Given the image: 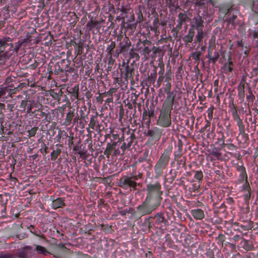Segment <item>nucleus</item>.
Segmentation results:
<instances>
[{
	"instance_id": "f257e3e1",
	"label": "nucleus",
	"mask_w": 258,
	"mask_h": 258,
	"mask_svg": "<svg viewBox=\"0 0 258 258\" xmlns=\"http://www.w3.org/2000/svg\"><path fill=\"white\" fill-rule=\"evenodd\" d=\"M31 33L27 32L26 38L13 43V39L8 36L0 38V65H4L12 55L17 54L19 50L29 47L32 40Z\"/></svg>"
},
{
	"instance_id": "f03ea898",
	"label": "nucleus",
	"mask_w": 258,
	"mask_h": 258,
	"mask_svg": "<svg viewBox=\"0 0 258 258\" xmlns=\"http://www.w3.org/2000/svg\"><path fill=\"white\" fill-rule=\"evenodd\" d=\"M175 207L169 206L164 210L145 218L144 224L149 229L153 227L162 230L169 225V220L174 214Z\"/></svg>"
},
{
	"instance_id": "7ed1b4c3",
	"label": "nucleus",
	"mask_w": 258,
	"mask_h": 258,
	"mask_svg": "<svg viewBox=\"0 0 258 258\" xmlns=\"http://www.w3.org/2000/svg\"><path fill=\"white\" fill-rule=\"evenodd\" d=\"M161 189V185L159 181L150 182L146 186L147 195L144 200L155 210L160 207L163 200Z\"/></svg>"
},
{
	"instance_id": "20e7f679",
	"label": "nucleus",
	"mask_w": 258,
	"mask_h": 258,
	"mask_svg": "<svg viewBox=\"0 0 258 258\" xmlns=\"http://www.w3.org/2000/svg\"><path fill=\"white\" fill-rule=\"evenodd\" d=\"M172 150V145L169 144L166 148L164 149L163 152L155 164L154 170L155 178H159L163 175L164 170L169 165Z\"/></svg>"
},
{
	"instance_id": "39448f33",
	"label": "nucleus",
	"mask_w": 258,
	"mask_h": 258,
	"mask_svg": "<svg viewBox=\"0 0 258 258\" xmlns=\"http://www.w3.org/2000/svg\"><path fill=\"white\" fill-rule=\"evenodd\" d=\"M174 103H163L156 124L163 128L170 127L172 124L171 111Z\"/></svg>"
},
{
	"instance_id": "423d86ee",
	"label": "nucleus",
	"mask_w": 258,
	"mask_h": 258,
	"mask_svg": "<svg viewBox=\"0 0 258 258\" xmlns=\"http://www.w3.org/2000/svg\"><path fill=\"white\" fill-rule=\"evenodd\" d=\"M50 75L54 73L59 77H67L68 73L74 72V68L71 65V61L68 59H62L58 61L51 69Z\"/></svg>"
},
{
	"instance_id": "0eeeda50",
	"label": "nucleus",
	"mask_w": 258,
	"mask_h": 258,
	"mask_svg": "<svg viewBox=\"0 0 258 258\" xmlns=\"http://www.w3.org/2000/svg\"><path fill=\"white\" fill-rule=\"evenodd\" d=\"M18 103L16 107L18 110L21 113H26L27 114L31 115L32 113V109L34 108H37V102L33 99L24 97L22 95L18 96Z\"/></svg>"
},
{
	"instance_id": "6e6552de",
	"label": "nucleus",
	"mask_w": 258,
	"mask_h": 258,
	"mask_svg": "<svg viewBox=\"0 0 258 258\" xmlns=\"http://www.w3.org/2000/svg\"><path fill=\"white\" fill-rule=\"evenodd\" d=\"M137 178L132 177V176H128L126 175L123 176L120 178L118 182V186L122 189L128 190L130 191L135 190L137 189Z\"/></svg>"
},
{
	"instance_id": "1a4fd4ad",
	"label": "nucleus",
	"mask_w": 258,
	"mask_h": 258,
	"mask_svg": "<svg viewBox=\"0 0 258 258\" xmlns=\"http://www.w3.org/2000/svg\"><path fill=\"white\" fill-rule=\"evenodd\" d=\"M37 107L35 108L34 110L32 109V113H31L30 115H33L34 117L38 119L44 118L42 119L43 122H47L50 123L51 116L49 111L46 109V107H44L41 104H38L37 103Z\"/></svg>"
},
{
	"instance_id": "9d476101",
	"label": "nucleus",
	"mask_w": 258,
	"mask_h": 258,
	"mask_svg": "<svg viewBox=\"0 0 258 258\" xmlns=\"http://www.w3.org/2000/svg\"><path fill=\"white\" fill-rule=\"evenodd\" d=\"M118 69L120 71V76L123 77L127 83L128 80H130L132 82L134 81L135 68L132 64H130L128 62H123L122 66L119 65Z\"/></svg>"
},
{
	"instance_id": "9b49d317",
	"label": "nucleus",
	"mask_w": 258,
	"mask_h": 258,
	"mask_svg": "<svg viewBox=\"0 0 258 258\" xmlns=\"http://www.w3.org/2000/svg\"><path fill=\"white\" fill-rule=\"evenodd\" d=\"M154 211H155L154 208L144 200L141 204L136 207V211L135 212L134 215L136 217L141 218L144 216H150Z\"/></svg>"
},
{
	"instance_id": "f8f14e48",
	"label": "nucleus",
	"mask_w": 258,
	"mask_h": 258,
	"mask_svg": "<svg viewBox=\"0 0 258 258\" xmlns=\"http://www.w3.org/2000/svg\"><path fill=\"white\" fill-rule=\"evenodd\" d=\"M229 108L230 109L233 119L236 122V125L238 126V132H241L246 131L245 125L244 124L245 122L243 121V119L239 116L236 106L233 103H232L229 104Z\"/></svg>"
},
{
	"instance_id": "ddd939ff",
	"label": "nucleus",
	"mask_w": 258,
	"mask_h": 258,
	"mask_svg": "<svg viewBox=\"0 0 258 258\" xmlns=\"http://www.w3.org/2000/svg\"><path fill=\"white\" fill-rule=\"evenodd\" d=\"M162 131L158 127H154L152 129H148L146 136L149 137L147 142L155 143L158 142L161 137Z\"/></svg>"
},
{
	"instance_id": "4468645a",
	"label": "nucleus",
	"mask_w": 258,
	"mask_h": 258,
	"mask_svg": "<svg viewBox=\"0 0 258 258\" xmlns=\"http://www.w3.org/2000/svg\"><path fill=\"white\" fill-rule=\"evenodd\" d=\"M135 139L136 136L134 131H131L128 129L126 131H123L122 136L118 139V142L121 143L122 141L127 145V147L130 148Z\"/></svg>"
},
{
	"instance_id": "2eb2a0df",
	"label": "nucleus",
	"mask_w": 258,
	"mask_h": 258,
	"mask_svg": "<svg viewBox=\"0 0 258 258\" xmlns=\"http://www.w3.org/2000/svg\"><path fill=\"white\" fill-rule=\"evenodd\" d=\"M131 42L128 37L125 36L120 42L119 43V49H116L115 55H119L120 54H125L128 52L130 49Z\"/></svg>"
},
{
	"instance_id": "dca6fc26",
	"label": "nucleus",
	"mask_w": 258,
	"mask_h": 258,
	"mask_svg": "<svg viewBox=\"0 0 258 258\" xmlns=\"http://www.w3.org/2000/svg\"><path fill=\"white\" fill-rule=\"evenodd\" d=\"M164 91L166 94V97L164 103H175V94L171 90V82H167L164 85Z\"/></svg>"
},
{
	"instance_id": "f3484780",
	"label": "nucleus",
	"mask_w": 258,
	"mask_h": 258,
	"mask_svg": "<svg viewBox=\"0 0 258 258\" xmlns=\"http://www.w3.org/2000/svg\"><path fill=\"white\" fill-rule=\"evenodd\" d=\"M236 170L239 173L238 179V183H243L244 180L247 179V174L245 167L244 166L243 163L241 162L240 164L237 163L235 165Z\"/></svg>"
},
{
	"instance_id": "a211bd4d",
	"label": "nucleus",
	"mask_w": 258,
	"mask_h": 258,
	"mask_svg": "<svg viewBox=\"0 0 258 258\" xmlns=\"http://www.w3.org/2000/svg\"><path fill=\"white\" fill-rule=\"evenodd\" d=\"M187 20V17L185 13H179L177 20V24L175 27L173 28V31L177 33L181 29L182 25L186 22Z\"/></svg>"
},
{
	"instance_id": "6ab92c4d",
	"label": "nucleus",
	"mask_w": 258,
	"mask_h": 258,
	"mask_svg": "<svg viewBox=\"0 0 258 258\" xmlns=\"http://www.w3.org/2000/svg\"><path fill=\"white\" fill-rule=\"evenodd\" d=\"M195 35V31L194 30V25H191V27L188 30L187 33L183 37V41L187 44L191 43L194 40Z\"/></svg>"
},
{
	"instance_id": "aec40b11",
	"label": "nucleus",
	"mask_w": 258,
	"mask_h": 258,
	"mask_svg": "<svg viewBox=\"0 0 258 258\" xmlns=\"http://www.w3.org/2000/svg\"><path fill=\"white\" fill-rule=\"evenodd\" d=\"M118 143H119L118 141L117 142H113L112 143L109 142L107 143L106 148L104 151L103 154L107 158H109L113 152L114 151Z\"/></svg>"
},
{
	"instance_id": "412c9836",
	"label": "nucleus",
	"mask_w": 258,
	"mask_h": 258,
	"mask_svg": "<svg viewBox=\"0 0 258 258\" xmlns=\"http://www.w3.org/2000/svg\"><path fill=\"white\" fill-rule=\"evenodd\" d=\"M99 128L97 115H92L90 118V121L89 123V128H87L88 132H91L89 131V128L97 131L98 129H99Z\"/></svg>"
},
{
	"instance_id": "4be33fe9",
	"label": "nucleus",
	"mask_w": 258,
	"mask_h": 258,
	"mask_svg": "<svg viewBox=\"0 0 258 258\" xmlns=\"http://www.w3.org/2000/svg\"><path fill=\"white\" fill-rule=\"evenodd\" d=\"M245 7L251 9L255 13L258 14V1L243 0Z\"/></svg>"
},
{
	"instance_id": "5701e85b",
	"label": "nucleus",
	"mask_w": 258,
	"mask_h": 258,
	"mask_svg": "<svg viewBox=\"0 0 258 258\" xmlns=\"http://www.w3.org/2000/svg\"><path fill=\"white\" fill-rule=\"evenodd\" d=\"M245 80L243 79L240 81L237 87L238 96L239 99L242 101H244L245 98Z\"/></svg>"
},
{
	"instance_id": "b1692460",
	"label": "nucleus",
	"mask_w": 258,
	"mask_h": 258,
	"mask_svg": "<svg viewBox=\"0 0 258 258\" xmlns=\"http://www.w3.org/2000/svg\"><path fill=\"white\" fill-rule=\"evenodd\" d=\"M186 158L185 156H183L181 158L173 159V161L176 162L177 165V170H182V168H184V170L187 169L186 165Z\"/></svg>"
},
{
	"instance_id": "393cba45",
	"label": "nucleus",
	"mask_w": 258,
	"mask_h": 258,
	"mask_svg": "<svg viewBox=\"0 0 258 258\" xmlns=\"http://www.w3.org/2000/svg\"><path fill=\"white\" fill-rule=\"evenodd\" d=\"M190 214L194 219L196 220H202L205 217L204 212L203 210L199 208L192 209Z\"/></svg>"
},
{
	"instance_id": "a878e982",
	"label": "nucleus",
	"mask_w": 258,
	"mask_h": 258,
	"mask_svg": "<svg viewBox=\"0 0 258 258\" xmlns=\"http://www.w3.org/2000/svg\"><path fill=\"white\" fill-rule=\"evenodd\" d=\"M32 246L30 245L25 246L23 250L19 253L20 258H29L32 256Z\"/></svg>"
},
{
	"instance_id": "bb28decb",
	"label": "nucleus",
	"mask_w": 258,
	"mask_h": 258,
	"mask_svg": "<svg viewBox=\"0 0 258 258\" xmlns=\"http://www.w3.org/2000/svg\"><path fill=\"white\" fill-rule=\"evenodd\" d=\"M115 42L111 41L110 44H108L106 47L105 50V52L107 53L108 56H114V57H118L119 55H115L116 54V50H114L115 47Z\"/></svg>"
},
{
	"instance_id": "cd10ccee",
	"label": "nucleus",
	"mask_w": 258,
	"mask_h": 258,
	"mask_svg": "<svg viewBox=\"0 0 258 258\" xmlns=\"http://www.w3.org/2000/svg\"><path fill=\"white\" fill-rule=\"evenodd\" d=\"M240 245L242 248L246 251H251L254 249L252 242L244 238L240 241Z\"/></svg>"
},
{
	"instance_id": "c85d7f7f",
	"label": "nucleus",
	"mask_w": 258,
	"mask_h": 258,
	"mask_svg": "<svg viewBox=\"0 0 258 258\" xmlns=\"http://www.w3.org/2000/svg\"><path fill=\"white\" fill-rule=\"evenodd\" d=\"M204 20L200 16H198L197 17H195L194 18L193 24L191 25H194V30L203 29L204 27L203 25Z\"/></svg>"
},
{
	"instance_id": "c756f323",
	"label": "nucleus",
	"mask_w": 258,
	"mask_h": 258,
	"mask_svg": "<svg viewBox=\"0 0 258 258\" xmlns=\"http://www.w3.org/2000/svg\"><path fill=\"white\" fill-rule=\"evenodd\" d=\"M75 109L70 110V111L67 114L66 118L62 125L65 126H69L71 124L72 120L75 116Z\"/></svg>"
},
{
	"instance_id": "7c9ffc66",
	"label": "nucleus",
	"mask_w": 258,
	"mask_h": 258,
	"mask_svg": "<svg viewBox=\"0 0 258 258\" xmlns=\"http://www.w3.org/2000/svg\"><path fill=\"white\" fill-rule=\"evenodd\" d=\"M65 206L64 200L62 198H58L53 200L52 203V208L53 209L62 208Z\"/></svg>"
},
{
	"instance_id": "2f4dec72",
	"label": "nucleus",
	"mask_w": 258,
	"mask_h": 258,
	"mask_svg": "<svg viewBox=\"0 0 258 258\" xmlns=\"http://www.w3.org/2000/svg\"><path fill=\"white\" fill-rule=\"evenodd\" d=\"M234 66V63L231 61H228L225 63L223 67V73L226 75H228L232 72Z\"/></svg>"
},
{
	"instance_id": "473e14b6",
	"label": "nucleus",
	"mask_w": 258,
	"mask_h": 258,
	"mask_svg": "<svg viewBox=\"0 0 258 258\" xmlns=\"http://www.w3.org/2000/svg\"><path fill=\"white\" fill-rule=\"evenodd\" d=\"M197 30V34L195 36L194 40V43L201 44L203 42V39L204 38V32L203 29H199Z\"/></svg>"
},
{
	"instance_id": "72a5a7b5",
	"label": "nucleus",
	"mask_w": 258,
	"mask_h": 258,
	"mask_svg": "<svg viewBox=\"0 0 258 258\" xmlns=\"http://www.w3.org/2000/svg\"><path fill=\"white\" fill-rule=\"evenodd\" d=\"M70 93L71 94V98L72 99H78L79 93V85H75L72 89H70Z\"/></svg>"
},
{
	"instance_id": "f704fd0d",
	"label": "nucleus",
	"mask_w": 258,
	"mask_h": 258,
	"mask_svg": "<svg viewBox=\"0 0 258 258\" xmlns=\"http://www.w3.org/2000/svg\"><path fill=\"white\" fill-rule=\"evenodd\" d=\"M56 146L58 147L55 150H53V151L51 153V160L55 161L58 155L61 153V149L60 147H61L60 144H56Z\"/></svg>"
},
{
	"instance_id": "c9c22d12",
	"label": "nucleus",
	"mask_w": 258,
	"mask_h": 258,
	"mask_svg": "<svg viewBox=\"0 0 258 258\" xmlns=\"http://www.w3.org/2000/svg\"><path fill=\"white\" fill-rule=\"evenodd\" d=\"M211 160H224L225 158L222 157V153L216 151H213L211 154Z\"/></svg>"
},
{
	"instance_id": "e433bc0d",
	"label": "nucleus",
	"mask_w": 258,
	"mask_h": 258,
	"mask_svg": "<svg viewBox=\"0 0 258 258\" xmlns=\"http://www.w3.org/2000/svg\"><path fill=\"white\" fill-rule=\"evenodd\" d=\"M89 111H87V113H85L82 109L80 111V116H78V119L81 120L82 123H87L88 121V114Z\"/></svg>"
},
{
	"instance_id": "4c0bfd02",
	"label": "nucleus",
	"mask_w": 258,
	"mask_h": 258,
	"mask_svg": "<svg viewBox=\"0 0 258 258\" xmlns=\"http://www.w3.org/2000/svg\"><path fill=\"white\" fill-rule=\"evenodd\" d=\"M182 144L181 142H179L178 144V149L177 151L174 152V159L179 158L182 157Z\"/></svg>"
},
{
	"instance_id": "58836bf2",
	"label": "nucleus",
	"mask_w": 258,
	"mask_h": 258,
	"mask_svg": "<svg viewBox=\"0 0 258 258\" xmlns=\"http://www.w3.org/2000/svg\"><path fill=\"white\" fill-rule=\"evenodd\" d=\"M241 192H243V200H244L245 203L246 205H248L249 203V200L252 196L251 189L250 190H248V191L247 190H245L244 191H241Z\"/></svg>"
},
{
	"instance_id": "ea45409f",
	"label": "nucleus",
	"mask_w": 258,
	"mask_h": 258,
	"mask_svg": "<svg viewBox=\"0 0 258 258\" xmlns=\"http://www.w3.org/2000/svg\"><path fill=\"white\" fill-rule=\"evenodd\" d=\"M35 246V250L37 251V253L39 254H42L43 255H47L48 253V251L46 249L45 247L39 245H34Z\"/></svg>"
},
{
	"instance_id": "a19ab883",
	"label": "nucleus",
	"mask_w": 258,
	"mask_h": 258,
	"mask_svg": "<svg viewBox=\"0 0 258 258\" xmlns=\"http://www.w3.org/2000/svg\"><path fill=\"white\" fill-rule=\"evenodd\" d=\"M227 154H229L231 156H233L234 158H237V159H239L241 158V155L239 152L232 153L231 152H227L225 154H222V157L225 158L224 161H226L229 159V157L228 156Z\"/></svg>"
},
{
	"instance_id": "79ce46f5",
	"label": "nucleus",
	"mask_w": 258,
	"mask_h": 258,
	"mask_svg": "<svg viewBox=\"0 0 258 258\" xmlns=\"http://www.w3.org/2000/svg\"><path fill=\"white\" fill-rule=\"evenodd\" d=\"M159 20L158 17L155 18L153 21L152 25L151 26V30L157 32L159 31Z\"/></svg>"
},
{
	"instance_id": "37998d69",
	"label": "nucleus",
	"mask_w": 258,
	"mask_h": 258,
	"mask_svg": "<svg viewBox=\"0 0 258 258\" xmlns=\"http://www.w3.org/2000/svg\"><path fill=\"white\" fill-rule=\"evenodd\" d=\"M227 22L228 24H231L232 26H233V28L234 29L237 23L236 22V20L237 19V16L233 15L231 17H228L227 16Z\"/></svg>"
},
{
	"instance_id": "c03bdc74",
	"label": "nucleus",
	"mask_w": 258,
	"mask_h": 258,
	"mask_svg": "<svg viewBox=\"0 0 258 258\" xmlns=\"http://www.w3.org/2000/svg\"><path fill=\"white\" fill-rule=\"evenodd\" d=\"M154 114V112H149L147 110L145 109L143 112V119L147 120L149 123L151 121V116Z\"/></svg>"
},
{
	"instance_id": "a18cd8bd",
	"label": "nucleus",
	"mask_w": 258,
	"mask_h": 258,
	"mask_svg": "<svg viewBox=\"0 0 258 258\" xmlns=\"http://www.w3.org/2000/svg\"><path fill=\"white\" fill-rule=\"evenodd\" d=\"M121 12V15L123 18L127 17V14L129 13L131 10V8L128 6H121V8L119 9Z\"/></svg>"
},
{
	"instance_id": "49530a36",
	"label": "nucleus",
	"mask_w": 258,
	"mask_h": 258,
	"mask_svg": "<svg viewBox=\"0 0 258 258\" xmlns=\"http://www.w3.org/2000/svg\"><path fill=\"white\" fill-rule=\"evenodd\" d=\"M188 181V179L182 176L180 178H177L176 180V184L179 186H185V181Z\"/></svg>"
},
{
	"instance_id": "de8ad7c7",
	"label": "nucleus",
	"mask_w": 258,
	"mask_h": 258,
	"mask_svg": "<svg viewBox=\"0 0 258 258\" xmlns=\"http://www.w3.org/2000/svg\"><path fill=\"white\" fill-rule=\"evenodd\" d=\"M241 137V142L246 143L249 140L248 135L246 133V131L239 132V136Z\"/></svg>"
},
{
	"instance_id": "09e8293b",
	"label": "nucleus",
	"mask_w": 258,
	"mask_h": 258,
	"mask_svg": "<svg viewBox=\"0 0 258 258\" xmlns=\"http://www.w3.org/2000/svg\"><path fill=\"white\" fill-rule=\"evenodd\" d=\"M195 173L194 178L198 180V181L201 182L203 178V173L201 170L194 171Z\"/></svg>"
},
{
	"instance_id": "8fccbe9b",
	"label": "nucleus",
	"mask_w": 258,
	"mask_h": 258,
	"mask_svg": "<svg viewBox=\"0 0 258 258\" xmlns=\"http://www.w3.org/2000/svg\"><path fill=\"white\" fill-rule=\"evenodd\" d=\"M242 185L241 186V191H244L245 190H250L251 189L249 183L248 182L247 179L244 180V181L242 183Z\"/></svg>"
},
{
	"instance_id": "3c124183",
	"label": "nucleus",
	"mask_w": 258,
	"mask_h": 258,
	"mask_svg": "<svg viewBox=\"0 0 258 258\" xmlns=\"http://www.w3.org/2000/svg\"><path fill=\"white\" fill-rule=\"evenodd\" d=\"M83 64V61L81 59L78 58H75V60H74V62L73 63H71V65L74 68V70L75 69H77L79 68V67Z\"/></svg>"
},
{
	"instance_id": "603ef678",
	"label": "nucleus",
	"mask_w": 258,
	"mask_h": 258,
	"mask_svg": "<svg viewBox=\"0 0 258 258\" xmlns=\"http://www.w3.org/2000/svg\"><path fill=\"white\" fill-rule=\"evenodd\" d=\"M98 24V22L96 21L91 20L87 23V27L89 30H92Z\"/></svg>"
},
{
	"instance_id": "864d4df0",
	"label": "nucleus",
	"mask_w": 258,
	"mask_h": 258,
	"mask_svg": "<svg viewBox=\"0 0 258 258\" xmlns=\"http://www.w3.org/2000/svg\"><path fill=\"white\" fill-rule=\"evenodd\" d=\"M74 150L81 156L85 155L87 152L86 150L82 149L81 146L78 147L75 146L74 147Z\"/></svg>"
},
{
	"instance_id": "5fc2aeb1",
	"label": "nucleus",
	"mask_w": 258,
	"mask_h": 258,
	"mask_svg": "<svg viewBox=\"0 0 258 258\" xmlns=\"http://www.w3.org/2000/svg\"><path fill=\"white\" fill-rule=\"evenodd\" d=\"M182 172V170L180 171V170H177V171H175L173 173V175L170 177L169 178V183H172L173 182V181L175 180L176 177L177 176H179V175H180V174Z\"/></svg>"
},
{
	"instance_id": "6e6d98bb",
	"label": "nucleus",
	"mask_w": 258,
	"mask_h": 258,
	"mask_svg": "<svg viewBox=\"0 0 258 258\" xmlns=\"http://www.w3.org/2000/svg\"><path fill=\"white\" fill-rule=\"evenodd\" d=\"M38 130V127L34 126L31 128V130L28 131V136L30 137H34L36 134V132Z\"/></svg>"
},
{
	"instance_id": "4d7b16f0",
	"label": "nucleus",
	"mask_w": 258,
	"mask_h": 258,
	"mask_svg": "<svg viewBox=\"0 0 258 258\" xmlns=\"http://www.w3.org/2000/svg\"><path fill=\"white\" fill-rule=\"evenodd\" d=\"M256 118L254 117L253 120L250 123L249 127L251 131L254 132L256 131Z\"/></svg>"
},
{
	"instance_id": "13d9d810",
	"label": "nucleus",
	"mask_w": 258,
	"mask_h": 258,
	"mask_svg": "<svg viewBox=\"0 0 258 258\" xmlns=\"http://www.w3.org/2000/svg\"><path fill=\"white\" fill-rule=\"evenodd\" d=\"M124 114V110L122 105L119 106L118 121H121Z\"/></svg>"
},
{
	"instance_id": "bf43d9fd",
	"label": "nucleus",
	"mask_w": 258,
	"mask_h": 258,
	"mask_svg": "<svg viewBox=\"0 0 258 258\" xmlns=\"http://www.w3.org/2000/svg\"><path fill=\"white\" fill-rule=\"evenodd\" d=\"M114 56H108L107 57V65L111 66L112 67L115 64V60L113 58Z\"/></svg>"
},
{
	"instance_id": "052dcab7",
	"label": "nucleus",
	"mask_w": 258,
	"mask_h": 258,
	"mask_svg": "<svg viewBox=\"0 0 258 258\" xmlns=\"http://www.w3.org/2000/svg\"><path fill=\"white\" fill-rule=\"evenodd\" d=\"M122 78L123 77L120 75L119 77H114V78H113V83L118 84L120 86H121L122 81Z\"/></svg>"
},
{
	"instance_id": "680f3d73",
	"label": "nucleus",
	"mask_w": 258,
	"mask_h": 258,
	"mask_svg": "<svg viewBox=\"0 0 258 258\" xmlns=\"http://www.w3.org/2000/svg\"><path fill=\"white\" fill-rule=\"evenodd\" d=\"M255 99V96L252 94V92L250 90L249 91V94L246 96V100L249 102H253L254 100Z\"/></svg>"
},
{
	"instance_id": "e2e57ef3",
	"label": "nucleus",
	"mask_w": 258,
	"mask_h": 258,
	"mask_svg": "<svg viewBox=\"0 0 258 258\" xmlns=\"http://www.w3.org/2000/svg\"><path fill=\"white\" fill-rule=\"evenodd\" d=\"M7 93H8V95H9L10 92L8 91V88L7 87L2 88L0 89V97L6 95Z\"/></svg>"
},
{
	"instance_id": "0e129e2a",
	"label": "nucleus",
	"mask_w": 258,
	"mask_h": 258,
	"mask_svg": "<svg viewBox=\"0 0 258 258\" xmlns=\"http://www.w3.org/2000/svg\"><path fill=\"white\" fill-rule=\"evenodd\" d=\"M239 227L243 230L246 231L252 228V224L250 222L248 223L246 225H240Z\"/></svg>"
},
{
	"instance_id": "69168bd1",
	"label": "nucleus",
	"mask_w": 258,
	"mask_h": 258,
	"mask_svg": "<svg viewBox=\"0 0 258 258\" xmlns=\"http://www.w3.org/2000/svg\"><path fill=\"white\" fill-rule=\"evenodd\" d=\"M205 124L204 126L205 129L206 130V132H208V134H209V132H210V126H211V122L210 120L206 119L205 120ZM209 135H208V136Z\"/></svg>"
},
{
	"instance_id": "338daca9",
	"label": "nucleus",
	"mask_w": 258,
	"mask_h": 258,
	"mask_svg": "<svg viewBox=\"0 0 258 258\" xmlns=\"http://www.w3.org/2000/svg\"><path fill=\"white\" fill-rule=\"evenodd\" d=\"M201 56L200 52L196 51L192 54V57L196 61H199Z\"/></svg>"
},
{
	"instance_id": "774afa93",
	"label": "nucleus",
	"mask_w": 258,
	"mask_h": 258,
	"mask_svg": "<svg viewBox=\"0 0 258 258\" xmlns=\"http://www.w3.org/2000/svg\"><path fill=\"white\" fill-rule=\"evenodd\" d=\"M219 57V53L216 50H215L214 53V55L212 56L211 61H212V62L213 63H215L218 60Z\"/></svg>"
}]
</instances>
